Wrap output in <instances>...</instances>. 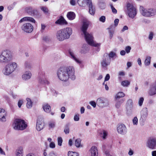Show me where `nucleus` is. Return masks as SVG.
I'll use <instances>...</instances> for the list:
<instances>
[{
	"instance_id": "nucleus-1",
	"label": "nucleus",
	"mask_w": 156,
	"mask_h": 156,
	"mask_svg": "<svg viewBox=\"0 0 156 156\" xmlns=\"http://www.w3.org/2000/svg\"><path fill=\"white\" fill-rule=\"evenodd\" d=\"M75 70L73 66H67L60 67L57 72L58 79L63 82L67 81L69 79L72 80L76 79Z\"/></svg>"
},
{
	"instance_id": "nucleus-2",
	"label": "nucleus",
	"mask_w": 156,
	"mask_h": 156,
	"mask_svg": "<svg viewBox=\"0 0 156 156\" xmlns=\"http://www.w3.org/2000/svg\"><path fill=\"white\" fill-rule=\"evenodd\" d=\"M90 23L88 21L86 20L83 21L81 30L83 31L86 41L89 45L94 47L100 46V43H97L94 42L93 37L92 35L87 32L86 31Z\"/></svg>"
},
{
	"instance_id": "nucleus-3",
	"label": "nucleus",
	"mask_w": 156,
	"mask_h": 156,
	"mask_svg": "<svg viewBox=\"0 0 156 156\" xmlns=\"http://www.w3.org/2000/svg\"><path fill=\"white\" fill-rule=\"evenodd\" d=\"M72 33V28L67 27L58 30L56 33V36L59 41H62L69 39Z\"/></svg>"
},
{
	"instance_id": "nucleus-4",
	"label": "nucleus",
	"mask_w": 156,
	"mask_h": 156,
	"mask_svg": "<svg viewBox=\"0 0 156 156\" xmlns=\"http://www.w3.org/2000/svg\"><path fill=\"white\" fill-rule=\"evenodd\" d=\"M17 67V65L16 62H9L5 67L3 71V73L5 75H9L16 69Z\"/></svg>"
},
{
	"instance_id": "nucleus-5",
	"label": "nucleus",
	"mask_w": 156,
	"mask_h": 156,
	"mask_svg": "<svg viewBox=\"0 0 156 156\" xmlns=\"http://www.w3.org/2000/svg\"><path fill=\"white\" fill-rule=\"evenodd\" d=\"M140 11L142 15L144 16H152L156 15V9L152 8L146 9L140 6Z\"/></svg>"
},
{
	"instance_id": "nucleus-6",
	"label": "nucleus",
	"mask_w": 156,
	"mask_h": 156,
	"mask_svg": "<svg viewBox=\"0 0 156 156\" xmlns=\"http://www.w3.org/2000/svg\"><path fill=\"white\" fill-rule=\"evenodd\" d=\"M12 59L11 52L9 50L2 51L0 55V62L1 63H7L10 61Z\"/></svg>"
},
{
	"instance_id": "nucleus-7",
	"label": "nucleus",
	"mask_w": 156,
	"mask_h": 156,
	"mask_svg": "<svg viewBox=\"0 0 156 156\" xmlns=\"http://www.w3.org/2000/svg\"><path fill=\"white\" fill-rule=\"evenodd\" d=\"M24 120L20 119H15L14 122L13 128L15 130H23L27 127Z\"/></svg>"
},
{
	"instance_id": "nucleus-8",
	"label": "nucleus",
	"mask_w": 156,
	"mask_h": 156,
	"mask_svg": "<svg viewBox=\"0 0 156 156\" xmlns=\"http://www.w3.org/2000/svg\"><path fill=\"white\" fill-rule=\"evenodd\" d=\"M126 12L129 16L133 19L137 14L136 8L131 3H128L126 6Z\"/></svg>"
},
{
	"instance_id": "nucleus-9",
	"label": "nucleus",
	"mask_w": 156,
	"mask_h": 156,
	"mask_svg": "<svg viewBox=\"0 0 156 156\" xmlns=\"http://www.w3.org/2000/svg\"><path fill=\"white\" fill-rule=\"evenodd\" d=\"M111 61V59L109 58L108 54H105L101 62V67L104 69H106L107 66L110 65Z\"/></svg>"
},
{
	"instance_id": "nucleus-10",
	"label": "nucleus",
	"mask_w": 156,
	"mask_h": 156,
	"mask_svg": "<svg viewBox=\"0 0 156 156\" xmlns=\"http://www.w3.org/2000/svg\"><path fill=\"white\" fill-rule=\"evenodd\" d=\"M126 114L128 115L132 114L133 103V100L130 99L127 100L126 105Z\"/></svg>"
},
{
	"instance_id": "nucleus-11",
	"label": "nucleus",
	"mask_w": 156,
	"mask_h": 156,
	"mask_svg": "<svg viewBox=\"0 0 156 156\" xmlns=\"http://www.w3.org/2000/svg\"><path fill=\"white\" fill-rule=\"evenodd\" d=\"M147 146L151 149H154L156 147V138L150 137L147 140Z\"/></svg>"
},
{
	"instance_id": "nucleus-12",
	"label": "nucleus",
	"mask_w": 156,
	"mask_h": 156,
	"mask_svg": "<svg viewBox=\"0 0 156 156\" xmlns=\"http://www.w3.org/2000/svg\"><path fill=\"white\" fill-rule=\"evenodd\" d=\"M21 28L23 30L27 33H30L33 30V25L29 23L23 24L21 26Z\"/></svg>"
},
{
	"instance_id": "nucleus-13",
	"label": "nucleus",
	"mask_w": 156,
	"mask_h": 156,
	"mask_svg": "<svg viewBox=\"0 0 156 156\" xmlns=\"http://www.w3.org/2000/svg\"><path fill=\"white\" fill-rule=\"evenodd\" d=\"M38 80L39 83L41 84H46L49 83L48 81L45 79L44 73L43 72L40 71L39 73Z\"/></svg>"
},
{
	"instance_id": "nucleus-14",
	"label": "nucleus",
	"mask_w": 156,
	"mask_h": 156,
	"mask_svg": "<svg viewBox=\"0 0 156 156\" xmlns=\"http://www.w3.org/2000/svg\"><path fill=\"white\" fill-rule=\"evenodd\" d=\"M96 103L100 107H104L107 106L109 104L108 101L105 99L99 98L97 99Z\"/></svg>"
},
{
	"instance_id": "nucleus-15",
	"label": "nucleus",
	"mask_w": 156,
	"mask_h": 156,
	"mask_svg": "<svg viewBox=\"0 0 156 156\" xmlns=\"http://www.w3.org/2000/svg\"><path fill=\"white\" fill-rule=\"evenodd\" d=\"M117 130L119 133L122 135H124L127 132V129L124 124H121L117 127Z\"/></svg>"
},
{
	"instance_id": "nucleus-16",
	"label": "nucleus",
	"mask_w": 156,
	"mask_h": 156,
	"mask_svg": "<svg viewBox=\"0 0 156 156\" xmlns=\"http://www.w3.org/2000/svg\"><path fill=\"white\" fill-rule=\"evenodd\" d=\"M44 127V120L41 118L38 119L36 123V129L38 131H40L43 129Z\"/></svg>"
},
{
	"instance_id": "nucleus-17",
	"label": "nucleus",
	"mask_w": 156,
	"mask_h": 156,
	"mask_svg": "<svg viewBox=\"0 0 156 156\" xmlns=\"http://www.w3.org/2000/svg\"><path fill=\"white\" fill-rule=\"evenodd\" d=\"M69 57L75 61L77 63L79 64H81L82 63V61L76 58L74 52L70 50H69Z\"/></svg>"
},
{
	"instance_id": "nucleus-18",
	"label": "nucleus",
	"mask_w": 156,
	"mask_h": 156,
	"mask_svg": "<svg viewBox=\"0 0 156 156\" xmlns=\"http://www.w3.org/2000/svg\"><path fill=\"white\" fill-rule=\"evenodd\" d=\"M149 93L151 96L156 94V80L151 85Z\"/></svg>"
},
{
	"instance_id": "nucleus-19",
	"label": "nucleus",
	"mask_w": 156,
	"mask_h": 156,
	"mask_svg": "<svg viewBox=\"0 0 156 156\" xmlns=\"http://www.w3.org/2000/svg\"><path fill=\"white\" fill-rule=\"evenodd\" d=\"M148 115V111L147 108L143 109L141 112V118L140 120L145 121Z\"/></svg>"
},
{
	"instance_id": "nucleus-20",
	"label": "nucleus",
	"mask_w": 156,
	"mask_h": 156,
	"mask_svg": "<svg viewBox=\"0 0 156 156\" xmlns=\"http://www.w3.org/2000/svg\"><path fill=\"white\" fill-rule=\"evenodd\" d=\"M26 12L29 14L31 16L34 15L35 13H37V10L35 9H33L31 7H27L25 8Z\"/></svg>"
},
{
	"instance_id": "nucleus-21",
	"label": "nucleus",
	"mask_w": 156,
	"mask_h": 156,
	"mask_svg": "<svg viewBox=\"0 0 156 156\" xmlns=\"http://www.w3.org/2000/svg\"><path fill=\"white\" fill-rule=\"evenodd\" d=\"M90 156H98V152L97 147L95 146L91 147L90 150Z\"/></svg>"
},
{
	"instance_id": "nucleus-22",
	"label": "nucleus",
	"mask_w": 156,
	"mask_h": 156,
	"mask_svg": "<svg viewBox=\"0 0 156 156\" xmlns=\"http://www.w3.org/2000/svg\"><path fill=\"white\" fill-rule=\"evenodd\" d=\"M6 113L4 109L0 108V121L5 122L6 121L5 116Z\"/></svg>"
},
{
	"instance_id": "nucleus-23",
	"label": "nucleus",
	"mask_w": 156,
	"mask_h": 156,
	"mask_svg": "<svg viewBox=\"0 0 156 156\" xmlns=\"http://www.w3.org/2000/svg\"><path fill=\"white\" fill-rule=\"evenodd\" d=\"M56 24L60 25H66L67 24L66 21L62 16H61L60 18L55 22Z\"/></svg>"
},
{
	"instance_id": "nucleus-24",
	"label": "nucleus",
	"mask_w": 156,
	"mask_h": 156,
	"mask_svg": "<svg viewBox=\"0 0 156 156\" xmlns=\"http://www.w3.org/2000/svg\"><path fill=\"white\" fill-rule=\"evenodd\" d=\"M32 74L29 71H26L22 75L23 80H26L29 79L31 77Z\"/></svg>"
},
{
	"instance_id": "nucleus-25",
	"label": "nucleus",
	"mask_w": 156,
	"mask_h": 156,
	"mask_svg": "<svg viewBox=\"0 0 156 156\" xmlns=\"http://www.w3.org/2000/svg\"><path fill=\"white\" fill-rule=\"evenodd\" d=\"M24 21H28L33 23H35V21L33 18L29 17H25L23 18L20 20L19 22L21 23Z\"/></svg>"
},
{
	"instance_id": "nucleus-26",
	"label": "nucleus",
	"mask_w": 156,
	"mask_h": 156,
	"mask_svg": "<svg viewBox=\"0 0 156 156\" xmlns=\"http://www.w3.org/2000/svg\"><path fill=\"white\" fill-rule=\"evenodd\" d=\"M67 18L70 20H74L76 17L75 14L73 12H69L67 14Z\"/></svg>"
},
{
	"instance_id": "nucleus-27",
	"label": "nucleus",
	"mask_w": 156,
	"mask_h": 156,
	"mask_svg": "<svg viewBox=\"0 0 156 156\" xmlns=\"http://www.w3.org/2000/svg\"><path fill=\"white\" fill-rule=\"evenodd\" d=\"M88 45L86 44H84L80 52L82 54H85L89 50Z\"/></svg>"
},
{
	"instance_id": "nucleus-28",
	"label": "nucleus",
	"mask_w": 156,
	"mask_h": 156,
	"mask_svg": "<svg viewBox=\"0 0 156 156\" xmlns=\"http://www.w3.org/2000/svg\"><path fill=\"white\" fill-rule=\"evenodd\" d=\"M43 109L46 112L49 113L51 111V108L50 105L48 104H45L43 106Z\"/></svg>"
},
{
	"instance_id": "nucleus-29",
	"label": "nucleus",
	"mask_w": 156,
	"mask_h": 156,
	"mask_svg": "<svg viewBox=\"0 0 156 156\" xmlns=\"http://www.w3.org/2000/svg\"><path fill=\"white\" fill-rule=\"evenodd\" d=\"M124 101V100L122 99H121L120 100L115 99L116 103L115 104V106L116 108H119Z\"/></svg>"
},
{
	"instance_id": "nucleus-30",
	"label": "nucleus",
	"mask_w": 156,
	"mask_h": 156,
	"mask_svg": "<svg viewBox=\"0 0 156 156\" xmlns=\"http://www.w3.org/2000/svg\"><path fill=\"white\" fill-rule=\"evenodd\" d=\"M16 156H23V149L22 147H19L16 150Z\"/></svg>"
},
{
	"instance_id": "nucleus-31",
	"label": "nucleus",
	"mask_w": 156,
	"mask_h": 156,
	"mask_svg": "<svg viewBox=\"0 0 156 156\" xmlns=\"http://www.w3.org/2000/svg\"><path fill=\"white\" fill-rule=\"evenodd\" d=\"M27 102L26 104V106L27 108H30L32 107L33 102L30 98H26Z\"/></svg>"
},
{
	"instance_id": "nucleus-32",
	"label": "nucleus",
	"mask_w": 156,
	"mask_h": 156,
	"mask_svg": "<svg viewBox=\"0 0 156 156\" xmlns=\"http://www.w3.org/2000/svg\"><path fill=\"white\" fill-rule=\"evenodd\" d=\"M101 136L104 139H105L106 138V136L108 135V132L105 130H103L99 133Z\"/></svg>"
},
{
	"instance_id": "nucleus-33",
	"label": "nucleus",
	"mask_w": 156,
	"mask_h": 156,
	"mask_svg": "<svg viewBox=\"0 0 156 156\" xmlns=\"http://www.w3.org/2000/svg\"><path fill=\"white\" fill-rule=\"evenodd\" d=\"M77 3L80 6L84 7L87 5L86 0H78Z\"/></svg>"
},
{
	"instance_id": "nucleus-34",
	"label": "nucleus",
	"mask_w": 156,
	"mask_h": 156,
	"mask_svg": "<svg viewBox=\"0 0 156 156\" xmlns=\"http://www.w3.org/2000/svg\"><path fill=\"white\" fill-rule=\"evenodd\" d=\"M125 94L122 92H120L117 93L115 96V99H119V98L123 97L125 96Z\"/></svg>"
},
{
	"instance_id": "nucleus-35",
	"label": "nucleus",
	"mask_w": 156,
	"mask_h": 156,
	"mask_svg": "<svg viewBox=\"0 0 156 156\" xmlns=\"http://www.w3.org/2000/svg\"><path fill=\"white\" fill-rule=\"evenodd\" d=\"M24 65L25 68L27 69H30L31 68V64L28 61H27L25 62Z\"/></svg>"
},
{
	"instance_id": "nucleus-36",
	"label": "nucleus",
	"mask_w": 156,
	"mask_h": 156,
	"mask_svg": "<svg viewBox=\"0 0 156 156\" xmlns=\"http://www.w3.org/2000/svg\"><path fill=\"white\" fill-rule=\"evenodd\" d=\"M108 29L109 30V38L110 39H111L113 37V34L114 33L115 29L114 28H112L111 27H109L108 28Z\"/></svg>"
},
{
	"instance_id": "nucleus-37",
	"label": "nucleus",
	"mask_w": 156,
	"mask_h": 156,
	"mask_svg": "<svg viewBox=\"0 0 156 156\" xmlns=\"http://www.w3.org/2000/svg\"><path fill=\"white\" fill-rule=\"evenodd\" d=\"M130 82L128 80H125L121 82V85L124 87H127L130 84Z\"/></svg>"
},
{
	"instance_id": "nucleus-38",
	"label": "nucleus",
	"mask_w": 156,
	"mask_h": 156,
	"mask_svg": "<svg viewBox=\"0 0 156 156\" xmlns=\"http://www.w3.org/2000/svg\"><path fill=\"white\" fill-rule=\"evenodd\" d=\"M151 57L150 56H148L146 57L145 62L144 64L146 66H149L150 63Z\"/></svg>"
},
{
	"instance_id": "nucleus-39",
	"label": "nucleus",
	"mask_w": 156,
	"mask_h": 156,
	"mask_svg": "<svg viewBox=\"0 0 156 156\" xmlns=\"http://www.w3.org/2000/svg\"><path fill=\"white\" fill-rule=\"evenodd\" d=\"M68 156H78V153L75 152L69 151L68 154Z\"/></svg>"
},
{
	"instance_id": "nucleus-40",
	"label": "nucleus",
	"mask_w": 156,
	"mask_h": 156,
	"mask_svg": "<svg viewBox=\"0 0 156 156\" xmlns=\"http://www.w3.org/2000/svg\"><path fill=\"white\" fill-rule=\"evenodd\" d=\"M16 4V2H14L12 4L9 5L7 7V9L9 11L11 10L14 8Z\"/></svg>"
},
{
	"instance_id": "nucleus-41",
	"label": "nucleus",
	"mask_w": 156,
	"mask_h": 156,
	"mask_svg": "<svg viewBox=\"0 0 156 156\" xmlns=\"http://www.w3.org/2000/svg\"><path fill=\"white\" fill-rule=\"evenodd\" d=\"M132 122L133 125L137 126L138 123V119L136 116H135L132 119Z\"/></svg>"
},
{
	"instance_id": "nucleus-42",
	"label": "nucleus",
	"mask_w": 156,
	"mask_h": 156,
	"mask_svg": "<svg viewBox=\"0 0 156 156\" xmlns=\"http://www.w3.org/2000/svg\"><path fill=\"white\" fill-rule=\"evenodd\" d=\"M81 141V140L80 138L77 139L75 140V144L77 147H79L80 146Z\"/></svg>"
},
{
	"instance_id": "nucleus-43",
	"label": "nucleus",
	"mask_w": 156,
	"mask_h": 156,
	"mask_svg": "<svg viewBox=\"0 0 156 156\" xmlns=\"http://www.w3.org/2000/svg\"><path fill=\"white\" fill-rule=\"evenodd\" d=\"M64 132L66 134H68L69 133V129L68 125H67L66 126L64 129Z\"/></svg>"
},
{
	"instance_id": "nucleus-44",
	"label": "nucleus",
	"mask_w": 156,
	"mask_h": 156,
	"mask_svg": "<svg viewBox=\"0 0 156 156\" xmlns=\"http://www.w3.org/2000/svg\"><path fill=\"white\" fill-rule=\"evenodd\" d=\"M43 39L46 42H48L50 41L51 40L50 37L48 36H44Z\"/></svg>"
},
{
	"instance_id": "nucleus-45",
	"label": "nucleus",
	"mask_w": 156,
	"mask_h": 156,
	"mask_svg": "<svg viewBox=\"0 0 156 156\" xmlns=\"http://www.w3.org/2000/svg\"><path fill=\"white\" fill-rule=\"evenodd\" d=\"M63 140L61 137H58V145L59 146H61L62 145Z\"/></svg>"
},
{
	"instance_id": "nucleus-46",
	"label": "nucleus",
	"mask_w": 156,
	"mask_h": 156,
	"mask_svg": "<svg viewBox=\"0 0 156 156\" xmlns=\"http://www.w3.org/2000/svg\"><path fill=\"white\" fill-rule=\"evenodd\" d=\"M41 9L44 13H47L48 10L47 8L45 6H42L41 7Z\"/></svg>"
},
{
	"instance_id": "nucleus-47",
	"label": "nucleus",
	"mask_w": 156,
	"mask_h": 156,
	"mask_svg": "<svg viewBox=\"0 0 156 156\" xmlns=\"http://www.w3.org/2000/svg\"><path fill=\"white\" fill-rule=\"evenodd\" d=\"M108 55L110 58H113L116 56V54L113 51H111Z\"/></svg>"
},
{
	"instance_id": "nucleus-48",
	"label": "nucleus",
	"mask_w": 156,
	"mask_h": 156,
	"mask_svg": "<svg viewBox=\"0 0 156 156\" xmlns=\"http://www.w3.org/2000/svg\"><path fill=\"white\" fill-rule=\"evenodd\" d=\"M55 126V123L54 122H50L49 123V126L50 128H54Z\"/></svg>"
},
{
	"instance_id": "nucleus-49",
	"label": "nucleus",
	"mask_w": 156,
	"mask_h": 156,
	"mask_svg": "<svg viewBox=\"0 0 156 156\" xmlns=\"http://www.w3.org/2000/svg\"><path fill=\"white\" fill-rule=\"evenodd\" d=\"M74 120L75 121H78L79 120V115L78 114H76L74 117Z\"/></svg>"
},
{
	"instance_id": "nucleus-50",
	"label": "nucleus",
	"mask_w": 156,
	"mask_h": 156,
	"mask_svg": "<svg viewBox=\"0 0 156 156\" xmlns=\"http://www.w3.org/2000/svg\"><path fill=\"white\" fill-rule=\"evenodd\" d=\"M144 101V98L143 97H141L138 101V104L140 106L142 105Z\"/></svg>"
},
{
	"instance_id": "nucleus-51",
	"label": "nucleus",
	"mask_w": 156,
	"mask_h": 156,
	"mask_svg": "<svg viewBox=\"0 0 156 156\" xmlns=\"http://www.w3.org/2000/svg\"><path fill=\"white\" fill-rule=\"evenodd\" d=\"M131 49V47L130 46H127L125 48V51L127 53H129L130 52Z\"/></svg>"
},
{
	"instance_id": "nucleus-52",
	"label": "nucleus",
	"mask_w": 156,
	"mask_h": 156,
	"mask_svg": "<svg viewBox=\"0 0 156 156\" xmlns=\"http://www.w3.org/2000/svg\"><path fill=\"white\" fill-rule=\"evenodd\" d=\"M99 20L100 21L104 23L105 21V17L104 16H102L100 18Z\"/></svg>"
},
{
	"instance_id": "nucleus-53",
	"label": "nucleus",
	"mask_w": 156,
	"mask_h": 156,
	"mask_svg": "<svg viewBox=\"0 0 156 156\" xmlns=\"http://www.w3.org/2000/svg\"><path fill=\"white\" fill-rule=\"evenodd\" d=\"M89 103L94 108L96 107V104L95 101H91Z\"/></svg>"
},
{
	"instance_id": "nucleus-54",
	"label": "nucleus",
	"mask_w": 156,
	"mask_h": 156,
	"mask_svg": "<svg viewBox=\"0 0 156 156\" xmlns=\"http://www.w3.org/2000/svg\"><path fill=\"white\" fill-rule=\"evenodd\" d=\"M23 103V101L22 100H20L18 102V105L19 108H21L22 105Z\"/></svg>"
},
{
	"instance_id": "nucleus-55",
	"label": "nucleus",
	"mask_w": 156,
	"mask_h": 156,
	"mask_svg": "<svg viewBox=\"0 0 156 156\" xmlns=\"http://www.w3.org/2000/svg\"><path fill=\"white\" fill-rule=\"evenodd\" d=\"M111 7L112 10V12L114 14H116L117 12V11L115 9V8L113 7L112 5H111Z\"/></svg>"
},
{
	"instance_id": "nucleus-56",
	"label": "nucleus",
	"mask_w": 156,
	"mask_h": 156,
	"mask_svg": "<svg viewBox=\"0 0 156 156\" xmlns=\"http://www.w3.org/2000/svg\"><path fill=\"white\" fill-rule=\"evenodd\" d=\"M55 144L53 142H51L49 144V147L51 148H55Z\"/></svg>"
},
{
	"instance_id": "nucleus-57",
	"label": "nucleus",
	"mask_w": 156,
	"mask_h": 156,
	"mask_svg": "<svg viewBox=\"0 0 156 156\" xmlns=\"http://www.w3.org/2000/svg\"><path fill=\"white\" fill-rule=\"evenodd\" d=\"M154 34L152 32H151L149 34L148 38L150 40H152L153 38Z\"/></svg>"
},
{
	"instance_id": "nucleus-58",
	"label": "nucleus",
	"mask_w": 156,
	"mask_h": 156,
	"mask_svg": "<svg viewBox=\"0 0 156 156\" xmlns=\"http://www.w3.org/2000/svg\"><path fill=\"white\" fill-rule=\"evenodd\" d=\"M125 75V73L123 71H119L118 73V76H124Z\"/></svg>"
},
{
	"instance_id": "nucleus-59",
	"label": "nucleus",
	"mask_w": 156,
	"mask_h": 156,
	"mask_svg": "<svg viewBox=\"0 0 156 156\" xmlns=\"http://www.w3.org/2000/svg\"><path fill=\"white\" fill-rule=\"evenodd\" d=\"M26 156H39L38 155L35 153H30L27 154Z\"/></svg>"
},
{
	"instance_id": "nucleus-60",
	"label": "nucleus",
	"mask_w": 156,
	"mask_h": 156,
	"mask_svg": "<svg viewBox=\"0 0 156 156\" xmlns=\"http://www.w3.org/2000/svg\"><path fill=\"white\" fill-rule=\"evenodd\" d=\"M99 6L102 9H103L105 8V5L104 3H101L99 4Z\"/></svg>"
},
{
	"instance_id": "nucleus-61",
	"label": "nucleus",
	"mask_w": 156,
	"mask_h": 156,
	"mask_svg": "<svg viewBox=\"0 0 156 156\" xmlns=\"http://www.w3.org/2000/svg\"><path fill=\"white\" fill-rule=\"evenodd\" d=\"M70 3L71 5H75L76 4V0H70Z\"/></svg>"
},
{
	"instance_id": "nucleus-62",
	"label": "nucleus",
	"mask_w": 156,
	"mask_h": 156,
	"mask_svg": "<svg viewBox=\"0 0 156 156\" xmlns=\"http://www.w3.org/2000/svg\"><path fill=\"white\" fill-rule=\"evenodd\" d=\"M110 78V76L108 74H107L105 78V82L108 81L109 80Z\"/></svg>"
},
{
	"instance_id": "nucleus-63",
	"label": "nucleus",
	"mask_w": 156,
	"mask_h": 156,
	"mask_svg": "<svg viewBox=\"0 0 156 156\" xmlns=\"http://www.w3.org/2000/svg\"><path fill=\"white\" fill-rule=\"evenodd\" d=\"M119 20L118 19H115L114 20V25L115 27H116L119 22Z\"/></svg>"
},
{
	"instance_id": "nucleus-64",
	"label": "nucleus",
	"mask_w": 156,
	"mask_h": 156,
	"mask_svg": "<svg viewBox=\"0 0 156 156\" xmlns=\"http://www.w3.org/2000/svg\"><path fill=\"white\" fill-rule=\"evenodd\" d=\"M105 154L106 156H112L110 154L108 150L106 151L105 152Z\"/></svg>"
}]
</instances>
